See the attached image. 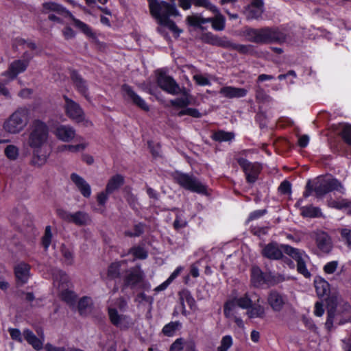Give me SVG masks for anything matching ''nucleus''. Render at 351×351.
I'll return each mask as SVG.
<instances>
[{"label":"nucleus","instance_id":"nucleus-42","mask_svg":"<svg viewBox=\"0 0 351 351\" xmlns=\"http://www.w3.org/2000/svg\"><path fill=\"white\" fill-rule=\"evenodd\" d=\"M47 156L40 154V149H33V156L30 164L35 167H41L47 161Z\"/></svg>","mask_w":351,"mask_h":351},{"label":"nucleus","instance_id":"nucleus-19","mask_svg":"<svg viewBox=\"0 0 351 351\" xmlns=\"http://www.w3.org/2000/svg\"><path fill=\"white\" fill-rule=\"evenodd\" d=\"M53 134L58 140L69 143L74 139L76 131L70 125L59 124L54 128Z\"/></svg>","mask_w":351,"mask_h":351},{"label":"nucleus","instance_id":"nucleus-32","mask_svg":"<svg viewBox=\"0 0 351 351\" xmlns=\"http://www.w3.org/2000/svg\"><path fill=\"white\" fill-rule=\"evenodd\" d=\"M123 264H126V261L122 260L111 263L107 269V278L110 280L121 278V267Z\"/></svg>","mask_w":351,"mask_h":351},{"label":"nucleus","instance_id":"nucleus-33","mask_svg":"<svg viewBox=\"0 0 351 351\" xmlns=\"http://www.w3.org/2000/svg\"><path fill=\"white\" fill-rule=\"evenodd\" d=\"M300 215L304 218H320L323 217L322 210L318 206L313 204L300 207Z\"/></svg>","mask_w":351,"mask_h":351},{"label":"nucleus","instance_id":"nucleus-38","mask_svg":"<svg viewBox=\"0 0 351 351\" xmlns=\"http://www.w3.org/2000/svg\"><path fill=\"white\" fill-rule=\"evenodd\" d=\"M267 301L270 307H282L285 300L282 294L276 290L269 292Z\"/></svg>","mask_w":351,"mask_h":351},{"label":"nucleus","instance_id":"nucleus-59","mask_svg":"<svg viewBox=\"0 0 351 351\" xmlns=\"http://www.w3.org/2000/svg\"><path fill=\"white\" fill-rule=\"evenodd\" d=\"M327 302L326 307H337L338 297L336 293H328L324 298Z\"/></svg>","mask_w":351,"mask_h":351},{"label":"nucleus","instance_id":"nucleus-48","mask_svg":"<svg viewBox=\"0 0 351 351\" xmlns=\"http://www.w3.org/2000/svg\"><path fill=\"white\" fill-rule=\"evenodd\" d=\"M52 239L51 228L50 226H47L45 230L44 235L41 239V245L47 251L51 245Z\"/></svg>","mask_w":351,"mask_h":351},{"label":"nucleus","instance_id":"nucleus-6","mask_svg":"<svg viewBox=\"0 0 351 351\" xmlns=\"http://www.w3.org/2000/svg\"><path fill=\"white\" fill-rule=\"evenodd\" d=\"M43 8L45 10L55 12L58 14L70 18L73 21L75 27L80 29L86 36L90 38H95V34L90 27L80 19H76L73 14L62 5L53 1H48L43 3Z\"/></svg>","mask_w":351,"mask_h":351},{"label":"nucleus","instance_id":"nucleus-37","mask_svg":"<svg viewBox=\"0 0 351 351\" xmlns=\"http://www.w3.org/2000/svg\"><path fill=\"white\" fill-rule=\"evenodd\" d=\"M179 300L182 307H185V305H188L189 307H194L195 304V300L192 295L191 291L187 289H183L178 292Z\"/></svg>","mask_w":351,"mask_h":351},{"label":"nucleus","instance_id":"nucleus-30","mask_svg":"<svg viewBox=\"0 0 351 351\" xmlns=\"http://www.w3.org/2000/svg\"><path fill=\"white\" fill-rule=\"evenodd\" d=\"M314 286L316 293L320 298H323L330 293V285L329 282L321 276H316L315 278Z\"/></svg>","mask_w":351,"mask_h":351},{"label":"nucleus","instance_id":"nucleus-44","mask_svg":"<svg viewBox=\"0 0 351 351\" xmlns=\"http://www.w3.org/2000/svg\"><path fill=\"white\" fill-rule=\"evenodd\" d=\"M226 27V18L221 14H219L213 17L212 28L215 31H222Z\"/></svg>","mask_w":351,"mask_h":351},{"label":"nucleus","instance_id":"nucleus-39","mask_svg":"<svg viewBox=\"0 0 351 351\" xmlns=\"http://www.w3.org/2000/svg\"><path fill=\"white\" fill-rule=\"evenodd\" d=\"M129 254H132L135 259L139 260L146 259L148 256L147 252L145 250L144 247L140 245L133 246L130 247L127 253L121 254V256L124 257Z\"/></svg>","mask_w":351,"mask_h":351},{"label":"nucleus","instance_id":"nucleus-47","mask_svg":"<svg viewBox=\"0 0 351 351\" xmlns=\"http://www.w3.org/2000/svg\"><path fill=\"white\" fill-rule=\"evenodd\" d=\"M233 345V339L231 335L223 336L219 346L217 348V351H228V350Z\"/></svg>","mask_w":351,"mask_h":351},{"label":"nucleus","instance_id":"nucleus-16","mask_svg":"<svg viewBox=\"0 0 351 351\" xmlns=\"http://www.w3.org/2000/svg\"><path fill=\"white\" fill-rule=\"evenodd\" d=\"M28 66V60H14L9 65L8 70L3 72L1 75L8 77L10 81H12L15 80L19 74L25 72Z\"/></svg>","mask_w":351,"mask_h":351},{"label":"nucleus","instance_id":"nucleus-35","mask_svg":"<svg viewBox=\"0 0 351 351\" xmlns=\"http://www.w3.org/2000/svg\"><path fill=\"white\" fill-rule=\"evenodd\" d=\"M71 223L78 226H84L90 224L91 218L90 215L84 211H77L72 215Z\"/></svg>","mask_w":351,"mask_h":351},{"label":"nucleus","instance_id":"nucleus-51","mask_svg":"<svg viewBox=\"0 0 351 351\" xmlns=\"http://www.w3.org/2000/svg\"><path fill=\"white\" fill-rule=\"evenodd\" d=\"M4 152L5 156L11 160H15L19 156V149L14 145H8L5 148Z\"/></svg>","mask_w":351,"mask_h":351},{"label":"nucleus","instance_id":"nucleus-46","mask_svg":"<svg viewBox=\"0 0 351 351\" xmlns=\"http://www.w3.org/2000/svg\"><path fill=\"white\" fill-rule=\"evenodd\" d=\"M60 252L64 258V263L66 265H72L74 263L73 252L69 249L64 244L60 247Z\"/></svg>","mask_w":351,"mask_h":351},{"label":"nucleus","instance_id":"nucleus-53","mask_svg":"<svg viewBox=\"0 0 351 351\" xmlns=\"http://www.w3.org/2000/svg\"><path fill=\"white\" fill-rule=\"evenodd\" d=\"M348 199H341L340 200H332L328 202V206L339 210H343L346 207H348Z\"/></svg>","mask_w":351,"mask_h":351},{"label":"nucleus","instance_id":"nucleus-2","mask_svg":"<svg viewBox=\"0 0 351 351\" xmlns=\"http://www.w3.org/2000/svg\"><path fill=\"white\" fill-rule=\"evenodd\" d=\"M283 275L274 274L271 271H263L258 265H253L250 269V283L255 288L275 286L285 281Z\"/></svg>","mask_w":351,"mask_h":351},{"label":"nucleus","instance_id":"nucleus-3","mask_svg":"<svg viewBox=\"0 0 351 351\" xmlns=\"http://www.w3.org/2000/svg\"><path fill=\"white\" fill-rule=\"evenodd\" d=\"M201 39L204 43L228 50H234L244 55L247 54L251 48L250 45L233 43L226 36L219 37L210 32L202 34Z\"/></svg>","mask_w":351,"mask_h":351},{"label":"nucleus","instance_id":"nucleus-23","mask_svg":"<svg viewBox=\"0 0 351 351\" xmlns=\"http://www.w3.org/2000/svg\"><path fill=\"white\" fill-rule=\"evenodd\" d=\"M40 338L37 337L34 332L29 329H25L23 332L24 339L30 344L35 350H40L43 348L44 334L43 331L38 332Z\"/></svg>","mask_w":351,"mask_h":351},{"label":"nucleus","instance_id":"nucleus-41","mask_svg":"<svg viewBox=\"0 0 351 351\" xmlns=\"http://www.w3.org/2000/svg\"><path fill=\"white\" fill-rule=\"evenodd\" d=\"M181 326L182 324L180 322H171L164 326L162 333L167 337H173Z\"/></svg>","mask_w":351,"mask_h":351},{"label":"nucleus","instance_id":"nucleus-28","mask_svg":"<svg viewBox=\"0 0 351 351\" xmlns=\"http://www.w3.org/2000/svg\"><path fill=\"white\" fill-rule=\"evenodd\" d=\"M58 296L61 301L66 304L69 307H75L78 298L77 294L69 288L58 291Z\"/></svg>","mask_w":351,"mask_h":351},{"label":"nucleus","instance_id":"nucleus-29","mask_svg":"<svg viewBox=\"0 0 351 351\" xmlns=\"http://www.w3.org/2000/svg\"><path fill=\"white\" fill-rule=\"evenodd\" d=\"M278 308H247L246 314L250 319H269Z\"/></svg>","mask_w":351,"mask_h":351},{"label":"nucleus","instance_id":"nucleus-54","mask_svg":"<svg viewBox=\"0 0 351 351\" xmlns=\"http://www.w3.org/2000/svg\"><path fill=\"white\" fill-rule=\"evenodd\" d=\"M263 9L253 7H247V17L248 19H258L262 16Z\"/></svg>","mask_w":351,"mask_h":351},{"label":"nucleus","instance_id":"nucleus-18","mask_svg":"<svg viewBox=\"0 0 351 351\" xmlns=\"http://www.w3.org/2000/svg\"><path fill=\"white\" fill-rule=\"evenodd\" d=\"M314 240L317 249L324 254H329L332 249V242L330 236L324 231L315 233Z\"/></svg>","mask_w":351,"mask_h":351},{"label":"nucleus","instance_id":"nucleus-22","mask_svg":"<svg viewBox=\"0 0 351 351\" xmlns=\"http://www.w3.org/2000/svg\"><path fill=\"white\" fill-rule=\"evenodd\" d=\"M143 278L142 271L138 269L132 268L128 271L123 278V287L134 288L143 280Z\"/></svg>","mask_w":351,"mask_h":351},{"label":"nucleus","instance_id":"nucleus-17","mask_svg":"<svg viewBox=\"0 0 351 351\" xmlns=\"http://www.w3.org/2000/svg\"><path fill=\"white\" fill-rule=\"evenodd\" d=\"M121 90L136 107L146 112L150 110L149 106L147 104L144 99H143L133 90L131 86L127 84H123L121 86Z\"/></svg>","mask_w":351,"mask_h":351},{"label":"nucleus","instance_id":"nucleus-25","mask_svg":"<svg viewBox=\"0 0 351 351\" xmlns=\"http://www.w3.org/2000/svg\"><path fill=\"white\" fill-rule=\"evenodd\" d=\"M150 14L152 16L158 15V12L162 11L165 8H167L168 11L174 12L176 10V5L170 4L165 1H158L157 0H147Z\"/></svg>","mask_w":351,"mask_h":351},{"label":"nucleus","instance_id":"nucleus-7","mask_svg":"<svg viewBox=\"0 0 351 351\" xmlns=\"http://www.w3.org/2000/svg\"><path fill=\"white\" fill-rule=\"evenodd\" d=\"M49 136L47 125L40 119H35L32 125L29 134L28 145L33 149H40L46 143Z\"/></svg>","mask_w":351,"mask_h":351},{"label":"nucleus","instance_id":"nucleus-45","mask_svg":"<svg viewBox=\"0 0 351 351\" xmlns=\"http://www.w3.org/2000/svg\"><path fill=\"white\" fill-rule=\"evenodd\" d=\"M224 314L230 320L235 322L239 327H244L242 319L236 315L235 308H225Z\"/></svg>","mask_w":351,"mask_h":351},{"label":"nucleus","instance_id":"nucleus-36","mask_svg":"<svg viewBox=\"0 0 351 351\" xmlns=\"http://www.w3.org/2000/svg\"><path fill=\"white\" fill-rule=\"evenodd\" d=\"M235 134L233 132H226L218 130L213 133L211 138L216 142H230L234 139Z\"/></svg>","mask_w":351,"mask_h":351},{"label":"nucleus","instance_id":"nucleus-43","mask_svg":"<svg viewBox=\"0 0 351 351\" xmlns=\"http://www.w3.org/2000/svg\"><path fill=\"white\" fill-rule=\"evenodd\" d=\"M86 147V143H80L77 145H62L58 147V150L62 152L69 151L72 153H77L84 150Z\"/></svg>","mask_w":351,"mask_h":351},{"label":"nucleus","instance_id":"nucleus-62","mask_svg":"<svg viewBox=\"0 0 351 351\" xmlns=\"http://www.w3.org/2000/svg\"><path fill=\"white\" fill-rule=\"evenodd\" d=\"M337 308H329L328 311V319L326 322V326L330 328L335 320L337 321Z\"/></svg>","mask_w":351,"mask_h":351},{"label":"nucleus","instance_id":"nucleus-40","mask_svg":"<svg viewBox=\"0 0 351 351\" xmlns=\"http://www.w3.org/2000/svg\"><path fill=\"white\" fill-rule=\"evenodd\" d=\"M54 278L58 283V291L69 288L71 285L69 276L62 270H59L55 275Z\"/></svg>","mask_w":351,"mask_h":351},{"label":"nucleus","instance_id":"nucleus-10","mask_svg":"<svg viewBox=\"0 0 351 351\" xmlns=\"http://www.w3.org/2000/svg\"><path fill=\"white\" fill-rule=\"evenodd\" d=\"M235 160L243 171L246 182L254 184L262 171V165L258 162H250L241 156L236 157Z\"/></svg>","mask_w":351,"mask_h":351},{"label":"nucleus","instance_id":"nucleus-13","mask_svg":"<svg viewBox=\"0 0 351 351\" xmlns=\"http://www.w3.org/2000/svg\"><path fill=\"white\" fill-rule=\"evenodd\" d=\"M179 11L176 8L173 12L168 11L167 8H165L162 11L158 12V15L153 17L158 21L159 25L167 27L173 34L175 38L179 37L180 34L182 32V29H180L176 23L169 19L171 16H178Z\"/></svg>","mask_w":351,"mask_h":351},{"label":"nucleus","instance_id":"nucleus-11","mask_svg":"<svg viewBox=\"0 0 351 351\" xmlns=\"http://www.w3.org/2000/svg\"><path fill=\"white\" fill-rule=\"evenodd\" d=\"M256 297L254 293L248 292L239 297L237 290L233 289L223 307H262L253 304V299Z\"/></svg>","mask_w":351,"mask_h":351},{"label":"nucleus","instance_id":"nucleus-61","mask_svg":"<svg viewBox=\"0 0 351 351\" xmlns=\"http://www.w3.org/2000/svg\"><path fill=\"white\" fill-rule=\"evenodd\" d=\"M77 302L75 307H93V301L91 297L83 296Z\"/></svg>","mask_w":351,"mask_h":351},{"label":"nucleus","instance_id":"nucleus-55","mask_svg":"<svg viewBox=\"0 0 351 351\" xmlns=\"http://www.w3.org/2000/svg\"><path fill=\"white\" fill-rule=\"evenodd\" d=\"M339 233L345 244L348 248L351 249V229L341 228Z\"/></svg>","mask_w":351,"mask_h":351},{"label":"nucleus","instance_id":"nucleus-56","mask_svg":"<svg viewBox=\"0 0 351 351\" xmlns=\"http://www.w3.org/2000/svg\"><path fill=\"white\" fill-rule=\"evenodd\" d=\"M267 213V210L266 209H259L256 210L252 212H251L246 220V223H248L250 221H252L254 220H256L263 216H264Z\"/></svg>","mask_w":351,"mask_h":351},{"label":"nucleus","instance_id":"nucleus-26","mask_svg":"<svg viewBox=\"0 0 351 351\" xmlns=\"http://www.w3.org/2000/svg\"><path fill=\"white\" fill-rule=\"evenodd\" d=\"M219 93L226 98H241L247 95V90L244 88H239L231 86L222 87Z\"/></svg>","mask_w":351,"mask_h":351},{"label":"nucleus","instance_id":"nucleus-12","mask_svg":"<svg viewBox=\"0 0 351 351\" xmlns=\"http://www.w3.org/2000/svg\"><path fill=\"white\" fill-rule=\"evenodd\" d=\"M156 82L158 86L163 91L176 95L179 90V84L172 76L167 74L166 71L158 69L155 71Z\"/></svg>","mask_w":351,"mask_h":351},{"label":"nucleus","instance_id":"nucleus-20","mask_svg":"<svg viewBox=\"0 0 351 351\" xmlns=\"http://www.w3.org/2000/svg\"><path fill=\"white\" fill-rule=\"evenodd\" d=\"M282 245L278 246L277 243L270 242L263 247L261 254L267 259L278 261L283 257V253H285L282 248Z\"/></svg>","mask_w":351,"mask_h":351},{"label":"nucleus","instance_id":"nucleus-5","mask_svg":"<svg viewBox=\"0 0 351 351\" xmlns=\"http://www.w3.org/2000/svg\"><path fill=\"white\" fill-rule=\"evenodd\" d=\"M343 188L341 182L336 178L324 180L319 184L316 183L315 186L308 180L303 192V197L308 198L313 192H315L317 197H322L330 192L340 191V189Z\"/></svg>","mask_w":351,"mask_h":351},{"label":"nucleus","instance_id":"nucleus-4","mask_svg":"<svg viewBox=\"0 0 351 351\" xmlns=\"http://www.w3.org/2000/svg\"><path fill=\"white\" fill-rule=\"evenodd\" d=\"M175 183L182 189L198 194H206L207 187L193 174L175 171L172 175Z\"/></svg>","mask_w":351,"mask_h":351},{"label":"nucleus","instance_id":"nucleus-52","mask_svg":"<svg viewBox=\"0 0 351 351\" xmlns=\"http://www.w3.org/2000/svg\"><path fill=\"white\" fill-rule=\"evenodd\" d=\"M186 21L188 25L193 27L199 28L202 30L205 29L201 24V17L196 15L188 16L186 19Z\"/></svg>","mask_w":351,"mask_h":351},{"label":"nucleus","instance_id":"nucleus-31","mask_svg":"<svg viewBox=\"0 0 351 351\" xmlns=\"http://www.w3.org/2000/svg\"><path fill=\"white\" fill-rule=\"evenodd\" d=\"M335 130L343 142L351 147V124L340 123L335 127Z\"/></svg>","mask_w":351,"mask_h":351},{"label":"nucleus","instance_id":"nucleus-60","mask_svg":"<svg viewBox=\"0 0 351 351\" xmlns=\"http://www.w3.org/2000/svg\"><path fill=\"white\" fill-rule=\"evenodd\" d=\"M338 264L337 261L328 262L323 267L324 273L326 274H334L338 267Z\"/></svg>","mask_w":351,"mask_h":351},{"label":"nucleus","instance_id":"nucleus-21","mask_svg":"<svg viewBox=\"0 0 351 351\" xmlns=\"http://www.w3.org/2000/svg\"><path fill=\"white\" fill-rule=\"evenodd\" d=\"M122 308H108L110 322L119 328H126L130 324V319L122 313Z\"/></svg>","mask_w":351,"mask_h":351},{"label":"nucleus","instance_id":"nucleus-15","mask_svg":"<svg viewBox=\"0 0 351 351\" xmlns=\"http://www.w3.org/2000/svg\"><path fill=\"white\" fill-rule=\"evenodd\" d=\"M69 75L77 92L87 101H90V97L87 81L76 69H69Z\"/></svg>","mask_w":351,"mask_h":351},{"label":"nucleus","instance_id":"nucleus-24","mask_svg":"<svg viewBox=\"0 0 351 351\" xmlns=\"http://www.w3.org/2000/svg\"><path fill=\"white\" fill-rule=\"evenodd\" d=\"M71 180L84 197L88 198L90 197V186L82 177L75 173H73L71 174Z\"/></svg>","mask_w":351,"mask_h":351},{"label":"nucleus","instance_id":"nucleus-8","mask_svg":"<svg viewBox=\"0 0 351 351\" xmlns=\"http://www.w3.org/2000/svg\"><path fill=\"white\" fill-rule=\"evenodd\" d=\"M29 114V110L27 108H19L4 122L3 128L11 134L20 132L26 125Z\"/></svg>","mask_w":351,"mask_h":351},{"label":"nucleus","instance_id":"nucleus-50","mask_svg":"<svg viewBox=\"0 0 351 351\" xmlns=\"http://www.w3.org/2000/svg\"><path fill=\"white\" fill-rule=\"evenodd\" d=\"M184 115H189L193 118H201L202 114L199 111L198 109L194 108H186L178 112V116L181 117Z\"/></svg>","mask_w":351,"mask_h":351},{"label":"nucleus","instance_id":"nucleus-14","mask_svg":"<svg viewBox=\"0 0 351 351\" xmlns=\"http://www.w3.org/2000/svg\"><path fill=\"white\" fill-rule=\"evenodd\" d=\"M282 248L285 254H287L297 262L298 272L306 278L310 277L311 273L308 270L306 262L302 258L303 253H304V251L295 248L289 245H282Z\"/></svg>","mask_w":351,"mask_h":351},{"label":"nucleus","instance_id":"nucleus-34","mask_svg":"<svg viewBox=\"0 0 351 351\" xmlns=\"http://www.w3.org/2000/svg\"><path fill=\"white\" fill-rule=\"evenodd\" d=\"M125 182L124 177L121 174H116L112 176L108 181L106 189L111 194L117 191Z\"/></svg>","mask_w":351,"mask_h":351},{"label":"nucleus","instance_id":"nucleus-57","mask_svg":"<svg viewBox=\"0 0 351 351\" xmlns=\"http://www.w3.org/2000/svg\"><path fill=\"white\" fill-rule=\"evenodd\" d=\"M278 190L282 195H290L292 192L291 182L287 180L282 181L278 186Z\"/></svg>","mask_w":351,"mask_h":351},{"label":"nucleus","instance_id":"nucleus-9","mask_svg":"<svg viewBox=\"0 0 351 351\" xmlns=\"http://www.w3.org/2000/svg\"><path fill=\"white\" fill-rule=\"evenodd\" d=\"M65 101L64 112L66 115L77 123H83L84 126L92 125V122L86 119L84 110L80 105L66 95L63 96Z\"/></svg>","mask_w":351,"mask_h":351},{"label":"nucleus","instance_id":"nucleus-27","mask_svg":"<svg viewBox=\"0 0 351 351\" xmlns=\"http://www.w3.org/2000/svg\"><path fill=\"white\" fill-rule=\"evenodd\" d=\"M30 271L29 264L21 262L16 265L14 268V276L16 281L25 284L27 282Z\"/></svg>","mask_w":351,"mask_h":351},{"label":"nucleus","instance_id":"nucleus-1","mask_svg":"<svg viewBox=\"0 0 351 351\" xmlns=\"http://www.w3.org/2000/svg\"><path fill=\"white\" fill-rule=\"evenodd\" d=\"M244 35L249 41L255 43H281L286 40L285 34L278 27H247L244 32Z\"/></svg>","mask_w":351,"mask_h":351},{"label":"nucleus","instance_id":"nucleus-63","mask_svg":"<svg viewBox=\"0 0 351 351\" xmlns=\"http://www.w3.org/2000/svg\"><path fill=\"white\" fill-rule=\"evenodd\" d=\"M255 97L258 102H265L267 100L268 95L266 94L265 90L258 86L255 90Z\"/></svg>","mask_w":351,"mask_h":351},{"label":"nucleus","instance_id":"nucleus-58","mask_svg":"<svg viewBox=\"0 0 351 351\" xmlns=\"http://www.w3.org/2000/svg\"><path fill=\"white\" fill-rule=\"evenodd\" d=\"M111 193L110 192H107L106 189H105L104 191L99 193L97 195V202L99 206L105 207L106 204L108 199V196Z\"/></svg>","mask_w":351,"mask_h":351},{"label":"nucleus","instance_id":"nucleus-49","mask_svg":"<svg viewBox=\"0 0 351 351\" xmlns=\"http://www.w3.org/2000/svg\"><path fill=\"white\" fill-rule=\"evenodd\" d=\"M170 106L177 108L185 109L190 104V99L188 97H178L169 101Z\"/></svg>","mask_w":351,"mask_h":351},{"label":"nucleus","instance_id":"nucleus-64","mask_svg":"<svg viewBox=\"0 0 351 351\" xmlns=\"http://www.w3.org/2000/svg\"><path fill=\"white\" fill-rule=\"evenodd\" d=\"M184 339L183 338H178L171 345L169 351H182L184 348Z\"/></svg>","mask_w":351,"mask_h":351}]
</instances>
